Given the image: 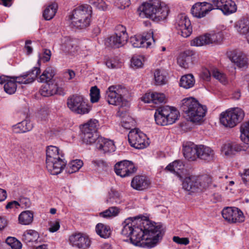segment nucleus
<instances>
[{
    "label": "nucleus",
    "mask_w": 249,
    "mask_h": 249,
    "mask_svg": "<svg viewBox=\"0 0 249 249\" xmlns=\"http://www.w3.org/2000/svg\"><path fill=\"white\" fill-rule=\"evenodd\" d=\"M150 182L148 178L144 176H136L132 179L131 185L134 189L142 191L149 188Z\"/></svg>",
    "instance_id": "nucleus-23"
},
{
    "label": "nucleus",
    "mask_w": 249,
    "mask_h": 249,
    "mask_svg": "<svg viewBox=\"0 0 249 249\" xmlns=\"http://www.w3.org/2000/svg\"><path fill=\"white\" fill-rule=\"evenodd\" d=\"M244 116V112L241 108L235 107L222 112L220 120L225 126L232 128L241 122Z\"/></svg>",
    "instance_id": "nucleus-8"
},
{
    "label": "nucleus",
    "mask_w": 249,
    "mask_h": 249,
    "mask_svg": "<svg viewBox=\"0 0 249 249\" xmlns=\"http://www.w3.org/2000/svg\"><path fill=\"white\" fill-rule=\"evenodd\" d=\"M136 168L133 163L129 160H124L116 163L114 166L115 173L122 178L130 176L136 172Z\"/></svg>",
    "instance_id": "nucleus-14"
},
{
    "label": "nucleus",
    "mask_w": 249,
    "mask_h": 249,
    "mask_svg": "<svg viewBox=\"0 0 249 249\" xmlns=\"http://www.w3.org/2000/svg\"><path fill=\"white\" fill-rule=\"evenodd\" d=\"M71 244L79 249H86L90 245V241L87 235L83 233L72 234L70 237Z\"/></svg>",
    "instance_id": "nucleus-15"
},
{
    "label": "nucleus",
    "mask_w": 249,
    "mask_h": 249,
    "mask_svg": "<svg viewBox=\"0 0 249 249\" xmlns=\"http://www.w3.org/2000/svg\"><path fill=\"white\" fill-rule=\"evenodd\" d=\"M54 88H55V83H46L43 85L40 89V92L41 95L44 97H49L53 95L54 93Z\"/></svg>",
    "instance_id": "nucleus-39"
},
{
    "label": "nucleus",
    "mask_w": 249,
    "mask_h": 249,
    "mask_svg": "<svg viewBox=\"0 0 249 249\" xmlns=\"http://www.w3.org/2000/svg\"><path fill=\"white\" fill-rule=\"evenodd\" d=\"M51 55V52L50 50L45 49L43 54H39V59L38 62L43 61L44 62H47L50 60Z\"/></svg>",
    "instance_id": "nucleus-57"
},
{
    "label": "nucleus",
    "mask_w": 249,
    "mask_h": 249,
    "mask_svg": "<svg viewBox=\"0 0 249 249\" xmlns=\"http://www.w3.org/2000/svg\"><path fill=\"white\" fill-rule=\"evenodd\" d=\"M197 158L202 160L210 161L214 156L213 151L209 147L200 145L198 146Z\"/></svg>",
    "instance_id": "nucleus-28"
},
{
    "label": "nucleus",
    "mask_w": 249,
    "mask_h": 249,
    "mask_svg": "<svg viewBox=\"0 0 249 249\" xmlns=\"http://www.w3.org/2000/svg\"><path fill=\"white\" fill-rule=\"evenodd\" d=\"M181 102V108L187 119L193 123L202 121L207 111L206 106L202 105L193 97L185 98Z\"/></svg>",
    "instance_id": "nucleus-3"
},
{
    "label": "nucleus",
    "mask_w": 249,
    "mask_h": 249,
    "mask_svg": "<svg viewBox=\"0 0 249 249\" xmlns=\"http://www.w3.org/2000/svg\"><path fill=\"white\" fill-rule=\"evenodd\" d=\"M120 212V209L117 207H110L108 209L100 213V215L104 218L114 217Z\"/></svg>",
    "instance_id": "nucleus-44"
},
{
    "label": "nucleus",
    "mask_w": 249,
    "mask_h": 249,
    "mask_svg": "<svg viewBox=\"0 0 249 249\" xmlns=\"http://www.w3.org/2000/svg\"><path fill=\"white\" fill-rule=\"evenodd\" d=\"M175 26L178 34L183 37L189 36L192 33L191 22L184 14H180L177 16Z\"/></svg>",
    "instance_id": "nucleus-12"
},
{
    "label": "nucleus",
    "mask_w": 249,
    "mask_h": 249,
    "mask_svg": "<svg viewBox=\"0 0 249 249\" xmlns=\"http://www.w3.org/2000/svg\"><path fill=\"white\" fill-rule=\"evenodd\" d=\"M188 180L194 182L193 192H195L198 190H202L207 187L210 181V179L206 176L199 177L194 175L192 179H188Z\"/></svg>",
    "instance_id": "nucleus-24"
},
{
    "label": "nucleus",
    "mask_w": 249,
    "mask_h": 249,
    "mask_svg": "<svg viewBox=\"0 0 249 249\" xmlns=\"http://www.w3.org/2000/svg\"><path fill=\"white\" fill-rule=\"evenodd\" d=\"M97 148L104 154L113 152L115 150V146L113 141L102 137L98 138L96 143Z\"/></svg>",
    "instance_id": "nucleus-22"
},
{
    "label": "nucleus",
    "mask_w": 249,
    "mask_h": 249,
    "mask_svg": "<svg viewBox=\"0 0 249 249\" xmlns=\"http://www.w3.org/2000/svg\"><path fill=\"white\" fill-rule=\"evenodd\" d=\"M231 61L239 68H246L248 65V58L245 53L239 50H233L228 53Z\"/></svg>",
    "instance_id": "nucleus-17"
},
{
    "label": "nucleus",
    "mask_w": 249,
    "mask_h": 249,
    "mask_svg": "<svg viewBox=\"0 0 249 249\" xmlns=\"http://www.w3.org/2000/svg\"><path fill=\"white\" fill-rule=\"evenodd\" d=\"M154 78L156 85H161L166 84V76L160 70L157 69L154 72Z\"/></svg>",
    "instance_id": "nucleus-48"
},
{
    "label": "nucleus",
    "mask_w": 249,
    "mask_h": 249,
    "mask_svg": "<svg viewBox=\"0 0 249 249\" xmlns=\"http://www.w3.org/2000/svg\"><path fill=\"white\" fill-rule=\"evenodd\" d=\"M39 235L37 231L33 230L26 231L22 235V240L26 243L35 242L37 240Z\"/></svg>",
    "instance_id": "nucleus-37"
},
{
    "label": "nucleus",
    "mask_w": 249,
    "mask_h": 249,
    "mask_svg": "<svg viewBox=\"0 0 249 249\" xmlns=\"http://www.w3.org/2000/svg\"><path fill=\"white\" fill-rule=\"evenodd\" d=\"M154 117L157 124L164 126L174 123L179 117V112L173 107L163 106L156 110Z\"/></svg>",
    "instance_id": "nucleus-7"
},
{
    "label": "nucleus",
    "mask_w": 249,
    "mask_h": 249,
    "mask_svg": "<svg viewBox=\"0 0 249 249\" xmlns=\"http://www.w3.org/2000/svg\"><path fill=\"white\" fill-rule=\"evenodd\" d=\"M95 230L97 234L102 238H108L111 234L110 227L102 223H98L97 224Z\"/></svg>",
    "instance_id": "nucleus-35"
},
{
    "label": "nucleus",
    "mask_w": 249,
    "mask_h": 249,
    "mask_svg": "<svg viewBox=\"0 0 249 249\" xmlns=\"http://www.w3.org/2000/svg\"><path fill=\"white\" fill-rule=\"evenodd\" d=\"M195 83L194 76L191 74L183 75L180 78L179 85L184 89H188L192 88Z\"/></svg>",
    "instance_id": "nucleus-34"
},
{
    "label": "nucleus",
    "mask_w": 249,
    "mask_h": 249,
    "mask_svg": "<svg viewBox=\"0 0 249 249\" xmlns=\"http://www.w3.org/2000/svg\"><path fill=\"white\" fill-rule=\"evenodd\" d=\"M120 197V195L118 192L115 190L111 189L108 193V197L106 200V202L108 205L119 204L121 203Z\"/></svg>",
    "instance_id": "nucleus-41"
},
{
    "label": "nucleus",
    "mask_w": 249,
    "mask_h": 249,
    "mask_svg": "<svg viewBox=\"0 0 249 249\" xmlns=\"http://www.w3.org/2000/svg\"><path fill=\"white\" fill-rule=\"evenodd\" d=\"M0 84H4V91L9 94L14 93L17 90V84L14 80H12V77L9 78L5 76H1L0 77Z\"/></svg>",
    "instance_id": "nucleus-26"
},
{
    "label": "nucleus",
    "mask_w": 249,
    "mask_h": 249,
    "mask_svg": "<svg viewBox=\"0 0 249 249\" xmlns=\"http://www.w3.org/2000/svg\"><path fill=\"white\" fill-rule=\"evenodd\" d=\"M150 39L155 41L153 33L148 34L145 36H134L130 38V42L132 45L135 48L149 47L151 45Z\"/></svg>",
    "instance_id": "nucleus-20"
},
{
    "label": "nucleus",
    "mask_w": 249,
    "mask_h": 249,
    "mask_svg": "<svg viewBox=\"0 0 249 249\" xmlns=\"http://www.w3.org/2000/svg\"><path fill=\"white\" fill-rule=\"evenodd\" d=\"M191 55L192 52L190 51H186L180 53L177 59L178 64L182 68H188L191 59Z\"/></svg>",
    "instance_id": "nucleus-29"
},
{
    "label": "nucleus",
    "mask_w": 249,
    "mask_h": 249,
    "mask_svg": "<svg viewBox=\"0 0 249 249\" xmlns=\"http://www.w3.org/2000/svg\"><path fill=\"white\" fill-rule=\"evenodd\" d=\"M143 60L144 58L142 56L133 57L131 60L132 67H135L136 68H141L143 65Z\"/></svg>",
    "instance_id": "nucleus-55"
},
{
    "label": "nucleus",
    "mask_w": 249,
    "mask_h": 249,
    "mask_svg": "<svg viewBox=\"0 0 249 249\" xmlns=\"http://www.w3.org/2000/svg\"><path fill=\"white\" fill-rule=\"evenodd\" d=\"M173 240L175 243L181 245H187L189 243V240L188 238H180L178 236H174Z\"/></svg>",
    "instance_id": "nucleus-58"
},
{
    "label": "nucleus",
    "mask_w": 249,
    "mask_h": 249,
    "mask_svg": "<svg viewBox=\"0 0 249 249\" xmlns=\"http://www.w3.org/2000/svg\"><path fill=\"white\" fill-rule=\"evenodd\" d=\"M81 138L82 142L86 144H91L95 142H98V138H100L96 132H82Z\"/></svg>",
    "instance_id": "nucleus-31"
},
{
    "label": "nucleus",
    "mask_w": 249,
    "mask_h": 249,
    "mask_svg": "<svg viewBox=\"0 0 249 249\" xmlns=\"http://www.w3.org/2000/svg\"><path fill=\"white\" fill-rule=\"evenodd\" d=\"M223 217L229 223H241L245 220L243 212L236 207H228L222 211Z\"/></svg>",
    "instance_id": "nucleus-13"
},
{
    "label": "nucleus",
    "mask_w": 249,
    "mask_h": 249,
    "mask_svg": "<svg viewBox=\"0 0 249 249\" xmlns=\"http://www.w3.org/2000/svg\"><path fill=\"white\" fill-rule=\"evenodd\" d=\"M34 127V124L28 119L12 126L13 131L16 133H23L31 131Z\"/></svg>",
    "instance_id": "nucleus-25"
},
{
    "label": "nucleus",
    "mask_w": 249,
    "mask_h": 249,
    "mask_svg": "<svg viewBox=\"0 0 249 249\" xmlns=\"http://www.w3.org/2000/svg\"><path fill=\"white\" fill-rule=\"evenodd\" d=\"M74 45V41L73 40L65 37L62 42L61 49L66 53H70L71 52V49L73 48Z\"/></svg>",
    "instance_id": "nucleus-47"
},
{
    "label": "nucleus",
    "mask_w": 249,
    "mask_h": 249,
    "mask_svg": "<svg viewBox=\"0 0 249 249\" xmlns=\"http://www.w3.org/2000/svg\"><path fill=\"white\" fill-rule=\"evenodd\" d=\"M83 164V161L80 160H75L69 163L68 172L72 174L78 171Z\"/></svg>",
    "instance_id": "nucleus-45"
},
{
    "label": "nucleus",
    "mask_w": 249,
    "mask_h": 249,
    "mask_svg": "<svg viewBox=\"0 0 249 249\" xmlns=\"http://www.w3.org/2000/svg\"><path fill=\"white\" fill-rule=\"evenodd\" d=\"M209 44L207 34L196 37L190 42L192 46L199 47Z\"/></svg>",
    "instance_id": "nucleus-43"
},
{
    "label": "nucleus",
    "mask_w": 249,
    "mask_h": 249,
    "mask_svg": "<svg viewBox=\"0 0 249 249\" xmlns=\"http://www.w3.org/2000/svg\"><path fill=\"white\" fill-rule=\"evenodd\" d=\"M19 206V204L18 201H12L7 203V204L6 205L5 208L6 209H12L14 208H17Z\"/></svg>",
    "instance_id": "nucleus-64"
},
{
    "label": "nucleus",
    "mask_w": 249,
    "mask_h": 249,
    "mask_svg": "<svg viewBox=\"0 0 249 249\" xmlns=\"http://www.w3.org/2000/svg\"><path fill=\"white\" fill-rule=\"evenodd\" d=\"M63 155L58 147L52 145L46 150V168L52 175H58L64 169L66 161L63 159Z\"/></svg>",
    "instance_id": "nucleus-5"
},
{
    "label": "nucleus",
    "mask_w": 249,
    "mask_h": 249,
    "mask_svg": "<svg viewBox=\"0 0 249 249\" xmlns=\"http://www.w3.org/2000/svg\"><path fill=\"white\" fill-rule=\"evenodd\" d=\"M57 9V5L55 3L49 5L44 10L43 16L47 20L51 19L55 15Z\"/></svg>",
    "instance_id": "nucleus-40"
},
{
    "label": "nucleus",
    "mask_w": 249,
    "mask_h": 249,
    "mask_svg": "<svg viewBox=\"0 0 249 249\" xmlns=\"http://www.w3.org/2000/svg\"><path fill=\"white\" fill-rule=\"evenodd\" d=\"M93 168L97 170L104 169L108 166L107 163L102 160H96L92 161Z\"/></svg>",
    "instance_id": "nucleus-52"
},
{
    "label": "nucleus",
    "mask_w": 249,
    "mask_h": 249,
    "mask_svg": "<svg viewBox=\"0 0 249 249\" xmlns=\"http://www.w3.org/2000/svg\"><path fill=\"white\" fill-rule=\"evenodd\" d=\"M141 8L146 18L156 21L165 20L169 14V7L160 0H152L143 3Z\"/></svg>",
    "instance_id": "nucleus-4"
},
{
    "label": "nucleus",
    "mask_w": 249,
    "mask_h": 249,
    "mask_svg": "<svg viewBox=\"0 0 249 249\" xmlns=\"http://www.w3.org/2000/svg\"><path fill=\"white\" fill-rule=\"evenodd\" d=\"M133 218H126L122 223V234L130 237L131 242L138 245L141 241L147 247H154L161 240L164 231L161 226L155 223L146 221L142 223L143 229L134 226Z\"/></svg>",
    "instance_id": "nucleus-1"
},
{
    "label": "nucleus",
    "mask_w": 249,
    "mask_h": 249,
    "mask_svg": "<svg viewBox=\"0 0 249 249\" xmlns=\"http://www.w3.org/2000/svg\"><path fill=\"white\" fill-rule=\"evenodd\" d=\"M165 170L176 174L180 179H182L183 177L181 174L184 172V165L181 160H175L167 165L165 168Z\"/></svg>",
    "instance_id": "nucleus-27"
},
{
    "label": "nucleus",
    "mask_w": 249,
    "mask_h": 249,
    "mask_svg": "<svg viewBox=\"0 0 249 249\" xmlns=\"http://www.w3.org/2000/svg\"><path fill=\"white\" fill-rule=\"evenodd\" d=\"M92 12V7L89 5L78 6L69 16L71 25L77 29H85L90 25Z\"/></svg>",
    "instance_id": "nucleus-6"
},
{
    "label": "nucleus",
    "mask_w": 249,
    "mask_h": 249,
    "mask_svg": "<svg viewBox=\"0 0 249 249\" xmlns=\"http://www.w3.org/2000/svg\"><path fill=\"white\" fill-rule=\"evenodd\" d=\"M68 107L72 112L79 114L88 113L89 107L85 101L84 97L80 95L74 94L68 97L67 101Z\"/></svg>",
    "instance_id": "nucleus-9"
},
{
    "label": "nucleus",
    "mask_w": 249,
    "mask_h": 249,
    "mask_svg": "<svg viewBox=\"0 0 249 249\" xmlns=\"http://www.w3.org/2000/svg\"><path fill=\"white\" fill-rule=\"evenodd\" d=\"M198 146L194 143L188 142L183 144L182 152L185 159L189 160H195L197 158Z\"/></svg>",
    "instance_id": "nucleus-21"
},
{
    "label": "nucleus",
    "mask_w": 249,
    "mask_h": 249,
    "mask_svg": "<svg viewBox=\"0 0 249 249\" xmlns=\"http://www.w3.org/2000/svg\"><path fill=\"white\" fill-rule=\"evenodd\" d=\"M106 65L108 68L116 69L120 67V64L113 59H109L106 62Z\"/></svg>",
    "instance_id": "nucleus-59"
},
{
    "label": "nucleus",
    "mask_w": 249,
    "mask_h": 249,
    "mask_svg": "<svg viewBox=\"0 0 249 249\" xmlns=\"http://www.w3.org/2000/svg\"><path fill=\"white\" fill-rule=\"evenodd\" d=\"M212 4L206 2H197L192 9L191 13L194 17L201 18L206 16L213 8Z\"/></svg>",
    "instance_id": "nucleus-16"
},
{
    "label": "nucleus",
    "mask_w": 249,
    "mask_h": 249,
    "mask_svg": "<svg viewBox=\"0 0 249 249\" xmlns=\"http://www.w3.org/2000/svg\"><path fill=\"white\" fill-rule=\"evenodd\" d=\"M40 69L34 67V69L18 76L12 77V80L19 84H27L33 82L40 73Z\"/></svg>",
    "instance_id": "nucleus-19"
},
{
    "label": "nucleus",
    "mask_w": 249,
    "mask_h": 249,
    "mask_svg": "<svg viewBox=\"0 0 249 249\" xmlns=\"http://www.w3.org/2000/svg\"><path fill=\"white\" fill-rule=\"evenodd\" d=\"M34 214L30 211L22 212L18 216L19 223L22 225L30 224L33 220Z\"/></svg>",
    "instance_id": "nucleus-36"
},
{
    "label": "nucleus",
    "mask_w": 249,
    "mask_h": 249,
    "mask_svg": "<svg viewBox=\"0 0 249 249\" xmlns=\"http://www.w3.org/2000/svg\"><path fill=\"white\" fill-rule=\"evenodd\" d=\"M54 75V70L51 67H47L39 76L38 81L42 83L53 82L52 80Z\"/></svg>",
    "instance_id": "nucleus-32"
},
{
    "label": "nucleus",
    "mask_w": 249,
    "mask_h": 249,
    "mask_svg": "<svg viewBox=\"0 0 249 249\" xmlns=\"http://www.w3.org/2000/svg\"><path fill=\"white\" fill-rule=\"evenodd\" d=\"M212 74L215 78L218 80L223 85H226L227 83L225 75L220 72L218 70H213L212 71Z\"/></svg>",
    "instance_id": "nucleus-51"
},
{
    "label": "nucleus",
    "mask_w": 249,
    "mask_h": 249,
    "mask_svg": "<svg viewBox=\"0 0 249 249\" xmlns=\"http://www.w3.org/2000/svg\"><path fill=\"white\" fill-rule=\"evenodd\" d=\"M241 140L246 143H249V120L243 124L240 128Z\"/></svg>",
    "instance_id": "nucleus-42"
},
{
    "label": "nucleus",
    "mask_w": 249,
    "mask_h": 249,
    "mask_svg": "<svg viewBox=\"0 0 249 249\" xmlns=\"http://www.w3.org/2000/svg\"><path fill=\"white\" fill-rule=\"evenodd\" d=\"M99 122L96 119H90L87 123L83 125L81 128L82 132H97Z\"/></svg>",
    "instance_id": "nucleus-38"
},
{
    "label": "nucleus",
    "mask_w": 249,
    "mask_h": 249,
    "mask_svg": "<svg viewBox=\"0 0 249 249\" xmlns=\"http://www.w3.org/2000/svg\"><path fill=\"white\" fill-rule=\"evenodd\" d=\"M153 96V103L157 104L166 102V97L163 93L154 92Z\"/></svg>",
    "instance_id": "nucleus-54"
},
{
    "label": "nucleus",
    "mask_w": 249,
    "mask_h": 249,
    "mask_svg": "<svg viewBox=\"0 0 249 249\" xmlns=\"http://www.w3.org/2000/svg\"><path fill=\"white\" fill-rule=\"evenodd\" d=\"M54 93H53V95L54 94H58L60 95H64L65 92L62 88L59 87L56 83H55V88H54Z\"/></svg>",
    "instance_id": "nucleus-62"
},
{
    "label": "nucleus",
    "mask_w": 249,
    "mask_h": 249,
    "mask_svg": "<svg viewBox=\"0 0 249 249\" xmlns=\"http://www.w3.org/2000/svg\"><path fill=\"white\" fill-rule=\"evenodd\" d=\"M59 228L60 225L59 222L55 221L54 223L51 225L50 227L49 228V231L52 232H53L56 231Z\"/></svg>",
    "instance_id": "nucleus-63"
},
{
    "label": "nucleus",
    "mask_w": 249,
    "mask_h": 249,
    "mask_svg": "<svg viewBox=\"0 0 249 249\" xmlns=\"http://www.w3.org/2000/svg\"><path fill=\"white\" fill-rule=\"evenodd\" d=\"M6 243L9 245L12 249H20L22 244L16 238L12 237L7 238Z\"/></svg>",
    "instance_id": "nucleus-49"
},
{
    "label": "nucleus",
    "mask_w": 249,
    "mask_h": 249,
    "mask_svg": "<svg viewBox=\"0 0 249 249\" xmlns=\"http://www.w3.org/2000/svg\"><path fill=\"white\" fill-rule=\"evenodd\" d=\"M128 138L130 145L136 149H143L149 145L146 135L137 129L131 130Z\"/></svg>",
    "instance_id": "nucleus-11"
},
{
    "label": "nucleus",
    "mask_w": 249,
    "mask_h": 249,
    "mask_svg": "<svg viewBox=\"0 0 249 249\" xmlns=\"http://www.w3.org/2000/svg\"><path fill=\"white\" fill-rule=\"evenodd\" d=\"M213 5L216 9L222 11L225 15H230L236 11L237 7L232 0H214Z\"/></svg>",
    "instance_id": "nucleus-18"
},
{
    "label": "nucleus",
    "mask_w": 249,
    "mask_h": 249,
    "mask_svg": "<svg viewBox=\"0 0 249 249\" xmlns=\"http://www.w3.org/2000/svg\"><path fill=\"white\" fill-rule=\"evenodd\" d=\"M153 93H146L142 98V100L146 103H153Z\"/></svg>",
    "instance_id": "nucleus-60"
},
{
    "label": "nucleus",
    "mask_w": 249,
    "mask_h": 249,
    "mask_svg": "<svg viewBox=\"0 0 249 249\" xmlns=\"http://www.w3.org/2000/svg\"><path fill=\"white\" fill-rule=\"evenodd\" d=\"M89 3L100 10H105L107 9V5L103 0H90Z\"/></svg>",
    "instance_id": "nucleus-56"
},
{
    "label": "nucleus",
    "mask_w": 249,
    "mask_h": 249,
    "mask_svg": "<svg viewBox=\"0 0 249 249\" xmlns=\"http://www.w3.org/2000/svg\"><path fill=\"white\" fill-rule=\"evenodd\" d=\"M126 92L127 90L124 86L120 85H112L109 87L106 90L105 98L109 104L120 106L117 115L123 118L122 125L126 129H130V123H133L132 119L129 118V121L127 122L124 119L126 108L123 109V107H126L127 104L123 97Z\"/></svg>",
    "instance_id": "nucleus-2"
},
{
    "label": "nucleus",
    "mask_w": 249,
    "mask_h": 249,
    "mask_svg": "<svg viewBox=\"0 0 249 249\" xmlns=\"http://www.w3.org/2000/svg\"><path fill=\"white\" fill-rule=\"evenodd\" d=\"M128 39L125 27L122 25H118L116 27L115 34L107 39V42L111 47L117 48L125 44Z\"/></svg>",
    "instance_id": "nucleus-10"
},
{
    "label": "nucleus",
    "mask_w": 249,
    "mask_h": 249,
    "mask_svg": "<svg viewBox=\"0 0 249 249\" xmlns=\"http://www.w3.org/2000/svg\"><path fill=\"white\" fill-rule=\"evenodd\" d=\"M241 150V148L237 144L228 143L222 147V152L224 154L229 157L235 155L236 152Z\"/></svg>",
    "instance_id": "nucleus-30"
},
{
    "label": "nucleus",
    "mask_w": 249,
    "mask_h": 249,
    "mask_svg": "<svg viewBox=\"0 0 249 249\" xmlns=\"http://www.w3.org/2000/svg\"><path fill=\"white\" fill-rule=\"evenodd\" d=\"M90 96V101L92 103H96L99 101L100 98V90L96 86L91 88Z\"/></svg>",
    "instance_id": "nucleus-50"
},
{
    "label": "nucleus",
    "mask_w": 249,
    "mask_h": 249,
    "mask_svg": "<svg viewBox=\"0 0 249 249\" xmlns=\"http://www.w3.org/2000/svg\"><path fill=\"white\" fill-rule=\"evenodd\" d=\"M242 179L246 184H249V169L245 170L244 173L241 175Z\"/></svg>",
    "instance_id": "nucleus-61"
},
{
    "label": "nucleus",
    "mask_w": 249,
    "mask_h": 249,
    "mask_svg": "<svg viewBox=\"0 0 249 249\" xmlns=\"http://www.w3.org/2000/svg\"><path fill=\"white\" fill-rule=\"evenodd\" d=\"M235 28L240 34L244 35L246 37L249 33V20L244 18L240 19L236 23Z\"/></svg>",
    "instance_id": "nucleus-33"
},
{
    "label": "nucleus",
    "mask_w": 249,
    "mask_h": 249,
    "mask_svg": "<svg viewBox=\"0 0 249 249\" xmlns=\"http://www.w3.org/2000/svg\"><path fill=\"white\" fill-rule=\"evenodd\" d=\"M194 177V175H189L188 176L185 178L182 181V187L183 188L187 191H193L194 183V182L189 181L188 179H192Z\"/></svg>",
    "instance_id": "nucleus-53"
},
{
    "label": "nucleus",
    "mask_w": 249,
    "mask_h": 249,
    "mask_svg": "<svg viewBox=\"0 0 249 249\" xmlns=\"http://www.w3.org/2000/svg\"><path fill=\"white\" fill-rule=\"evenodd\" d=\"M209 42V44L214 43H219L223 39V36L221 32H212L210 34H206Z\"/></svg>",
    "instance_id": "nucleus-46"
}]
</instances>
